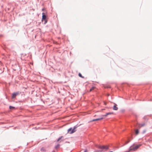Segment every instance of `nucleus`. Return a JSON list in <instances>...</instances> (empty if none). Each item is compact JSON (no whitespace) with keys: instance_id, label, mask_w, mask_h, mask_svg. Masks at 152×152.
<instances>
[{"instance_id":"nucleus-1","label":"nucleus","mask_w":152,"mask_h":152,"mask_svg":"<svg viewBox=\"0 0 152 152\" xmlns=\"http://www.w3.org/2000/svg\"><path fill=\"white\" fill-rule=\"evenodd\" d=\"M141 146V145L139 144L137 145L134 147L131 146L129 149V151H135Z\"/></svg>"},{"instance_id":"nucleus-2","label":"nucleus","mask_w":152,"mask_h":152,"mask_svg":"<svg viewBox=\"0 0 152 152\" xmlns=\"http://www.w3.org/2000/svg\"><path fill=\"white\" fill-rule=\"evenodd\" d=\"M76 127H75L73 129L71 128L68 129V133L71 134L75 132L76 131Z\"/></svg>"},{"instance_id":"nucleus-3","label":"nucleus","mask_w":152,"mask_h":152,"mask_svg":"<svg viewBox=\"0 0 152 152\" xmlns=\"http://www.w3.org/2000/svg\"><path fill=\"white\" fill-rule=\"evenodd\" d=\"M42 21H43V20H44V23L45 24L47 22V20L46 19V17L44 13H42Z\"/></svg>"},{"instance_id":"nucleus-4","label":"nucleus","mask_w":152,"mask_h":152,"mask_svg":"<svg viewBox=\"0 0 152 152\" xmlns=\"http://www.w3.org/2000/svg\"><path fill=\"white\" fill-rule=\"evenodd\" d=\"M98 148H99L101 149H108V147L107 146H105V145H99L98 146Z\"/></svg>"},{"instance_id":"nucleus-5","label":"nucleus","mask_w":152,"mask_h":152,"mask_svg":"<svg viewBox=\"0 0 152 152\" xmlns=\"http://www.w3.org/2000/svg\"><path fill=\"white\" fill-rule=\"evenodd\" d=\"M19 94V93L18 92L14 93H13L12 94V98H15L16 97V96Z\"/></svg>"},{"instance_id":"nucleus-6","label":"nucleus","mask_w":152,"mask_h":152,"mask_svg":"<svg viewBox=\"0 0 152 152\" xmlns=\"http://www.w3.org/2000/svg\"><path fill=\"white\" fill-rule=\"evenodd\" d=\"M145 123L142 124H138V127L139 128H140L142 127L143 126H145Z\"/></svg>"},{"instance_id":"nucleus-7","label":"nucleus","mask_w":152,"mask_h":152,"mask_svg":"<svg viewBox=\"0 0 152 152\" xmlns=\"http://www.w3.org/2000/svg\"><path fill=\"white\" fill-rule=\"evenodd\" d=\"M104 118L102 117V118H97V119H93V120H92L91 121L93 122V121H95L100 120H101L103 119Z\"/></svg>"},{"instance_id":"nucleus-8","label":"nucleus","mask_w":152,"mask_h":152,"mask_svg":"<svg viewBox=\"0 0 152 152\" xmlns=\"http://www.w3.org/2000/svg\"><path fill=\"white\" fill-rule=\"evenodd\" d=\"M115 105L113 107V110H117L118 109V107H117V104H114Z\"/></svg>"},{"instance_id":"nucleus-9","label":"nucleus","mask_w":152,"mask_h":152,"mask_svg":"<svg viewBox=\"0 0 152 152\" xmlns=\"http://www.w3.org/2000/svg\"><path fill=\"white\" fill-rule=\"evenodd\" d=\"M113 114V113H107L105 115H102V116L103 117L104 116V117H106L108 115H110V114Z\"/></svg>"},{"instance_id":"nucleus-10","label":"nucleus","mask_w":152,"mask_h":152,"mask_svg":"<svg viewBox=\"0 0 152 152\" xmlns=\"http://www.w3.org/2000/svg\"><path fill=\"white\" fill-rule=\"evenodd\" d=\"M95 88V87H92L90 90V91L91 92L93 90H94V89Z\"/></svg>"},{"instance_id":"nucleus-11","label":"nucleus","mask_w":152,"mask_h":152,"mask_svg":"<svg viewBox=\"0 0 152 152\" xmlns=\"http://www.w3.org/2000/svg\"><path fill=\"white\" fill-rule=\"evenodd\" d=\"M135 134H138L139 133V130L138 129H136V130H135Z\"/></svg>"},{"instance_id":"nucleus-12","label":"nucleus","mask_w":152,"mask_h":152,"mask_svg":"<svg viewBox=\"0 0 152 152\" xmlns=\"http://www.w3.org/2000/svg\"><path fill=\"white\" fill-rule=\"evenodd\" d=\"M78 75H79V76L81 77H82V78H83L84 77H83L82 76V75L80 73H79Z\"/></svg>"},{"instance_id":"nucleus-13","label":"nucleus","mask_w":152,"mask_h":152,"mask_svg":"<svg viewBox=\"0 0 152 152\" xmlns=\"http://www.w3.org/2000/svg\"><path fill=\"white\" fill-rule=\"evenodd\" d=\"M60 145L59 144L55 146V148L56 149L58 148L59 147Z\"/></svg>"},{"instance_id":"nucleus-14","label":"nucleus","mask_w":152,"mask_h":152,"mask_svg":"<svg viewBox=\"0 0 152 152\" xmlns=\"http://www.w3.org/2000/svg\"><path fill=\"white\" fill-rule=\"evenodd\" d=\"M10 109H13L15 108V107H12V106H10Z\"/></svg>"},{"instance_id":"nucleus-15","label":"nucleus","mask_w":152,"mask_h":152,"mask_svg":"<svg viewBox=\"0 0 152 152\" xmlns=\"http://www.w3.org/2000/svg\"><path fill=\"white\" fill-rule=\"evenodd\" d=\"M41 151H45V149H44V148H42L41 149Z\"/></svg>"},{"instance_id":"nucleus-16","label":"nucleus","mask_w":152,"mask_h":152,"mask_svg":"<svg viewBox=\"0 0 152 152\" xmlns=\"http://www.w3.org/2000/svg\"><path fill=\"white\" fill-rule=\"evenodd\" d=\"M130 140H128L127 141L126 143H125V144H127V143H129L130 141Z\"/></svg>"},{"instance_id":"nucleus-17","label":"nucleus","mask_w":152,"mask_h":152,"mask_svg":"<svg viewBox=\"0 0 152 152\" xmlns=\"http://www.w3.org/2000/svg\"><path fill=\"white\" fill-rule=\"evenodd\" d=\"M61 137H60V138H59L58 139L57 141L58 142L59 141V140L61 139Z\"/></svg>"},{"instance_id":"nucleus-18","label":"nucleus","mask_w":152,"mask_h":152,"mask_svg":"<svg viewBox=\"0 0 152 152\" xmlns=\"http://www.w3.org/2000/svg\"><path fill=\"white\" fill-rule=\"evenodd\" d=\"M84 152H87V150H85Z\"/></svg>"},{"instance_id":"nucleus-19","label":"nucleus","mask_w":152,"mask_h":152,"mask_svg":"<svg viewBox=\"0 0 152 152\" xmlns=\"http://www.w3.org/2000/svg\"><path fill=\"white\" fill-rule=\"evenodd\" d=\"M104 102V104L105 105H106L107 104V103L106 102Z\"/></svg>"},{"instance_id":"nucleus-20","label":"nucleus","mask_w":152,"mask_h":152,"mask_svg":"<svg viewBox=\"0 0 152 152\" xmlns=\"http://www.w3.org/2000/svg\"><path fill=\"white\" fill-rule=\"evenodd\" d=\"M98 151V152H101L102 151V150H99V151Z\"/></svg>"}]
</instances>
